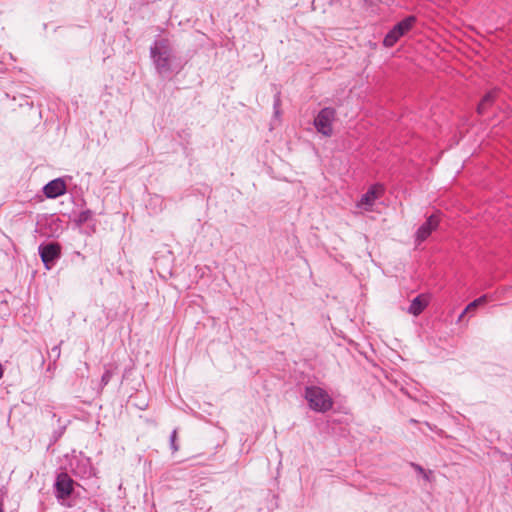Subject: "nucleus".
<instances>
[{"mask_svg": "<svg viewBox=\"0 0 512 512\" xmlns=\"http://www.w3.org/2000/svg\"><path fill=\"white\" fill-rule=\"evenodd\" d=\"M150 58L156 72L162 77L178 73L182 69L172 42L167 37L160 36L155 39L150 47Z\"/></svg>", "mask_w": 512, "mask_h": 512, "instance_id": "1", "label": "nucleus"}, {"mask_svg": "<svg viewBox=\"0 0 512 512\" xmlns=\"http://www.w3.org/2000/svg\"><path fill=\"white\" fill-rule=\"evenodd\" d=\"M67 460L66 470H69L75 477L81 480H88L97 475V469L92 464L91 459L83 452L73 450L71 453L66 454Z\"/></svg>", "mask_w": 512, "mask_h": 512, "instance_id": "2", "label": "nucleus"}, {"mask_svg": "<svg viewBox=\"0 0 512 512\" xmlns=\"http://www.w3.org/2000/svg\"><path fill=\"white\" fill-rule=\"evenodd\" d=\"M305 399L309 407L316 412H326L333 406V400L328 392L319 386H307L305 389Z\"/></svg>", "mask_w": 512, "mask_h": 512, "instance_id": "3", "label": "nucleus"}, {"mask_svg": "<svg viewBox=\"0 0 512 512\" xmlns=\"http://www.w3.org/2000/svg\"><path fill=\"white\" fill-rule=\"evenodd\" d=\"M75 482L68 475L67 472H60L55 478L53 484L54 495L57 501L66 507H71L72 504L69 501L70 496L74 491Z\"/></svg>", "mask_w": 512, "mask_h": 512, "instance_id": "4", "label": "nucleus"}, {"mask_svg": "<svg viewBox=\"0 0 512 512\" xmlns=\"http://www.w3.org/2000/svg\"><path fill=\"white\" fill-rule=\"evenodd\" d=\"M415 17L409 16L396 24L383 40L386 47H392L402 36H404L415 24Z\"/></svg>", "mask_w": 512, "mask_h": 512, "instance_id": "5", "label": "nucleus"}, {"mask_svg": "<svg viewBox=\"0 0 512 512\" xmlns=\"http://www.w3.org/2000/svg\"><path fill=\"white\" fill-rule=\"evenodd\" d=\"M336 112L333 108L326 107L322 109L314 119L316 130L324 136H331L333 133L332 124L335 120Z\"/></svg>", "mask_w": 512, "mask_h": 512, "instance_id": "6", "label": "nucleus"}, {"mask_svg": "<svg viewBox=\"0 0 512 512\" xmlns=\"http://www.w3.org/2000/svg\"><path fill=\"white\" fill-rule=\"evenodd\" d=\"M39 254L46 269H51L55 261L60 258L61 247L58 243L51 242L39 246Z\"/></svg>", "mask_w": 512, "mask_h": 512, "instance_id": "7", "label": "nucleus"}, {"mask_svg": "<svg viewBox=\"0 0 512 512\" xmlns=\"http://www.w3.org/2000/svg\"><path fill=\"white\" fill-rule=\"evenodd\" d=\"M384 192V188L380 184L372 185L368 191L362 195L361 199L357 203V206L360 209H363L365 211L372 210V207L375 204V201L379 199Z\"/></svg>", "mask_w": 512, "mask_h": 512, "instance_id": "8", "label": "nucleus"}, {"mask_svg": "<svg viewBox=\"0 0 512 512\" xmlns=\"http://www.w3.org/2000/svg\"><path fill=\"white\" fill-rule=\"evenodd\" d=\"M439 225V217L436 214L431 215L427 221L422 224L416 233V241L421 243L426 240L432 231H434Z\"/></svg>", "mask_w": 512, "mask_h": 512, "instance_id": "9", "label": "nucleus"}, {"mask_svg": "<svg viewBox=\"0 0 512 512\" xmlns=\"http://www.w3.org/2000/svg\"><path fill=\"white\" fill-rule=\"evenodd\" d=\"M43 192L47 198H57L66 192L65 181L61 178L54 179L44 186Z\"/></svg>", "mask_w": 512, "mask_h": 512, "instance_id": "10", "label": "nucleus"}, {"mask_svg": "<svg viewBox=\"0 0 512 512\" xmlns=\"http://www.w3.org/2000/svg\"><path fill=\"white\" fill-rule=\"evenodd\" d=\"M427 305V297L424 295H419L412 300L408 308V312L414 316H418L419 314L422 313V311L426 308Z\"/></svg>", "mask_w": 512, "mask_h": 512, "instance_id": "11", "label": "nucleus"}, {"mask_svg": "<svg viewBox=\"0 0 512 512\" xmlns=\"http://www.w3.org/2000/svg\"><path fill=\"white\" fill-rule=\"evenodd\" d=\"M498 90H491L482 98L478 105V113L483 114L487 108L498 98Z\"/></svg>", "mask_w": 512, "mask_h": 512, "instance_id": "12", "label": "nucleus"}, {"mask_svg": "<svg viewBox=\"0 0 512 512\" xmlns=\"http://www.w3.org/2000/svg\"><path fill=\"white\" fill-rule=\"evenodd\" d=\"M91 217H92V212L90 210H83L78 213V215L75 218V222L78 225H82V224L86 223L87 221H89L91 219Z\"/></svg>", "mask_w": 512, "mask_h": 512, "instance_id": "13", "label": "nucleus"}, {"mask_svg": "<svg viewBox=\"0 0 512 512\" xmlns=\"http://www.w3.org/2000/svg\"><path fill=\"white\" fill-rule=\"evenodd\" d=\"M413 467L423 477L424 480L428 482L432 481V471H426L420 465L417 464H413Z\"/></svg>", "mask_w": 512, "mask_h": 512, "instance_id": "14", "label": "nucleus"}, {"mask_svg": "<svg viewBox=\"0 0 512 512\" xmlns=\"http://www.w3.org/2000/svg\"><path fill=\"white\" fill-rule=\"evenodd\" d=\"M476 309H477V306H476V305H475V303L472 301L471 303H469V304L466 306V308L464 309V311L460 314V316H459V318H458V321H461L465 314L470 313V312H474Z\"/></svg>", "mask_w": 512, "mask_h": 512, "instance_id": "15", "label": "nucleus"}, {"mask_svg": "<svg viewBox=\"0 0 512 512\" xmlns=\"http://www.w3.org/2000/svg\"><path fill=\"white\" fill-rule=\"evenodd\" d=\"M473 302L478 308L479 306L484 305L487 302V295H482L481 297L475 299Z\"/></svg>", "mask_w": 512, "mask_h": 512, "instance_id": "16", "label": "nucleus"}, {"mask_svg": "<svg viewBox=\"0 0 512 512\" xmlns=\"http://www.w3.org/2000/svg\"><path fill=\"white\" fill-rule=\"evenodd\" d=\"M176 430H174L171 434V438H170V441H171V447L174 451H176L178 449V447L175 445V441H176Z\"/></svg>", "mask_w": 512, "mask_h": 512, "instance_id": "17", "label": "nucleus"}, {"mask_svg": "<svg viewBox=\"0 0 512 512\" xmlns=\"http://www.w3.org/2000/svg\"><path fill=\"white\" fill-rule=\"evenodd\" d=\"M110 377H111L110 372H109V371H106V372L103 374V376H102V382H103L104 384H107V383H108V381L110 380Z\"/></svg>", "mask_w": 512, "mask_h": 512, "instance_id": "18", "label": "nucleus"}, {"mask_svg": "<svg viewBox=\"0 0 512 512\" xmlns=\"http://www.w3.org/2000/svg\"><path fill=\"white\" fill-rule=\"evenodd\" d=\"M278 106H279V99H277L275 102V109H278ZM275 113L278 114V110H276Z\"/></svg>", "mask_w": 512, "mask_h": 512, "instance_id": "19", "label": "nucleus"}, {"mask_svg": "<svg viewBox=\"0 0 512 512\" xmlns=\"http://www.w3.org/2000/svg\"><path fill=\"white\" fill-rule=\"evenodd\" d=\"M53 351H57V353H59V349H58V347H54V348H53Z\"/></svg>", "mask_w": 512, "mask_h": 512, "instance_id": "20", "label": "nucleus"}, {"mask_svg": "<svg viewBox=\"0 0 512 512\" xmlns=\"http://www.w3.org/2000/svg\"><path fill=\"white\" fill-rule=\"evenodd\" d=\"M0 512H4V510H3V508H2V506H1V505H0Z\"/></svg>", "mask_w": 512, "mask_h": 512, "instance_id": "21", "label": "nucleus"}]
</instances>
